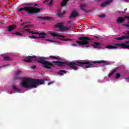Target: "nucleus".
Instances as JSON below:
<instances>
[{
  "label": "nucleus",
  "instance_id": "obj_1",
  "mask_svg": "<svg viewBox=\"0 0 129 129\" xmlns=\"http://www.w3.org/2000/svg\"><path fill=\"white\" fill-rule=\"evenodd\" d=\"M52 63H54L56 66H58V67H65V66H69L71 69L74 70L75 71H78V68L77 66L79 67H82L83 65H87L85 66V68H96V67H92L93 64V61L90 62L89 61H86L82 60H77L75 62H66V61H53Z\"/></svg>",
  "mask_w": 129,
  "mask_h": 129
},
{
  "label": "nucleus",
  "instance_id": "obj_2",
  "mask_svg": "<svg viewBox=\"0 0 129 129\" xmlns=\"http://www.w3.org/2000/svg\"><path fill=\"white\" fill-rule=\"evenodd\" d=\"M37 56L36 55L28 56L26 57V59L24 60V62H33L34 61H37L38 63H40L42 64V67L45 68L46 69H52V67L54 68L55 66L48 61L45 60L46 58L44 57H40L39 58L36 59Z\"/></svg>",
  "mask_w": 129,
  "mask_h": 129
},
{
  "label": "nucleus",
  "instance_id": "obj_3",
  "mask_svg": "<svg viewBox=\"0 0 129 129\" xmlns=\"http://www.w3.org/2000/svg\"><path fill=\"white\" fill-rule=\"evenodd\" d=\"M44 83V81H22L20 85L23 88H36L37 85H41Z\"/></svg>",
  "mask_w": 129,
  "mask_h": 129
},
{
  "label": "nucleus",
  "instance_id": "obj_4",
  "mask_svg": "<svg viewBox=\"0 0 129 129\" xmlns=\"http://www.w3.org/2000/svg\"><path fill=\"white\" fill-rule=\"evenodd\" d=\"M22 71H17L16 73V76L14 77L15 80H19V81H49L47 79H44L43 80H39L37 79H32L30 78H27V77H23L20 78L18 75L21 73Z\"/></svg>",
  "mask_w": 129,
  "mask_h": 129
},
{
  "label": "nucleus",
  "instance_id": "obj_5",
  "mask_svg": "<svg viewBox=\"0 0 129 129\" xmlns=\"http://www.w3.org/2000/svg\"><path fill=\"white\" fill-rule=\"evenodd\" d=\"M23 11H25V12H27L29 15H33V14L40 13L41 9L34 7L26 6L23 8H21L18 10V12H22Z\"/></svg>",
  "mask_w": 129,
  "mask_h": 129
},
{
  "label": "nucleus",
  "instance_id": "obj_6",
  "mask_svg": "<svg viewBox=\"0 0 129 129\" xmlns=\"http://www.w3.org/2000/svg\"><path fill=\"white\" fill-rule=\"evenodd\" d=\"M78 39L80 41H78V40L77 41L76 43H77V44H79L80 46H84L85 45H89L90 42H91V39L87 37L83 36V37H79Z\"/></svg>",
  "mask_w": 129,
  "mask_h": 129
},
{
  "label": "nucleus",
  "instance_id": "obj_7",
  "mask_svg": "<svg viewBox=\"0 0 129 129\" xmlns=\"http://www.w3.org/2000/svg\"><path fill=\"white\" fill-rule=\"evenodd\" d=\"M50 35L52 36V37H60L59 39L62 41H72V39L70 38H65V36L57 34L52 31L49 32Z\"/></svg>",
  "mask_w": 129,
  "mask_h": 129
},
{
  "label": "nucleus",
  "instance_id": "obj_8",
  "mask_svg": "<svg viewBox=\"0 0 129 129\" xmlns=\"http://www.w3.org/2000/svg\"><path fill=\"white\" fill-rule=\"evenodd\" d=\"M64 24L63 23H58L55 25L56 28H59L60 32H64L68 30V27H64Z\"/></svg>",
  "mask_w": 129,
  "mask_h": 129
},
{
  "label": "nucleus",
  "instance_id": "obj_9",
  "mask_svg": "<svg viewBox=\"0 0 129 129\" xmlns=\"http://www.w3.org/2000/svg\"><path fill=\"white\" fill-rule=\"evenodd\" d=\"M115 46L117 47H120L123 49H128L129 48V40L125 42V43H116L114 44Z\"/></svg>",
  "mask_w": 129,
  "mask_h": 129
},
{
  "label": "nucleus",
  "instance_id": "obj_10",
  "mask_svg": "<svg viewBox=\"0 0 129 129\" xmlns=\"http://www.w3.org/2000/svg\"><path fill=\"white\" fill-rule=\"evenodd\" d=\"M24 31L25 32H27V33H30V34H33V35H45V34H44V32L39 33L37 32H34L31 31V29H25Z\"/></svg>",
  "mask_w": 129,
  "mask_h": 129
},
{
  "label": "nucleus",
  "instance_id": "obj_11",
  "mask_svg": "<svg viewBox=\"0 0 129 129\" xmlns=\"http://www.w3.org/2000/svg\"><path fill=\"white\" fill-rule=\"evenodd\" d=\"M37 19L38 21H49V20H51V18L49 17H41L38 16L37 17Z\"/></svg>",
  "mask_w": 129,
  "mask_h": 129
},
{
  "label": "nucleus",
  "instance_id": "obj_12",
  "mask_svg": "<svg viewBox=\"0 0 129 129\" xmlns=\"http://www.w3.org/2000/svg\"><path fill=\"white\" fill-rule=\"evenodd\" d=\"M78 16H79V13H78L76 10H74L70 16V19H72L73 18H76V17H78Z\"/></svg>",
  "mask_w": 129,
  "mask_h": 129
},
{
  "label": "nucleus",
  "instance_id": "obj_13",
  "mask_svg": "<svg viewBox=\"0 0 129 129\" xmlns=\"http://www.w3.org/2000/svg\"><path fill=\"white\" fill-rule=\"evenodd\" d=\"M112 2H113V0H108L106 2H103L101 4V7L102 8H104V7H106V6L109 5V4L112 3Z\"/></svg>",
  "mask_w": 129,
  "mask_h": 129
},
{
  "label": "nucleus",
  "instance_id": "obj_14",
  "mask_svg": "<svg viewBox=\"0 0 129 129\" xmlns=\"http://www.w3.org/2000/svg\"><path fill=\"white\" fill-rule=\"evenodd\" d=\"M93 63L99 64L100 63H105L104 65H110V62L105 61V60H96L93 61Z\"/></svg>",
  "mask_w": 129,
  "mask_h": 129
},
{
  "label": "nucleus",
  "instance_id": "obj_15",
  "mask_svg": "<svg viewBox=\"0 0 129 129\" xmlns=\"http://www.w3.org/2000/svg\"><path fill=\"white\" fill-rule=\"evenodd\" d=\"M125 19H127V18H125V17H119L117 19V23L118 24H121V23H123V22H124V21H125Z\"/></svg>",
  "mask_w": 129,
  "mask_h": 129
},
{
  "label": "nucleus",
  "instance_id": "obj_16",
  "mask_svg": "<svg viewBox=\"0 0 129 129\" xmlns=\"http://www.w3.org/2000/svg\"><path fill=\"white\" fill-rule=\"evenodd\" d=\"M102 44L100 43H98V42H94V44H93V47L95 49H99L100 48V47H101Z\"/></svg>",
  "mask_w": 129,
  "mask_h": 129
},
{
  "label": "nucleus",
  "instance_id": "obj_17",
  "mask_svg": "<svg viewBox=\"0 0 129 129\" xmlns=\"http://www.w3.org/2000/svg\"><path fill=\"white\" fill-rule=\"evenodd\" d=\"M17 28V25L13 24L8 26V31L12 32V31H14L15 29Z\"/></svg>",
  "mask_w": 129,
  "mask_h": 129
},
{
  "label": "nucleus",
  "instance_id": "obj_18",
  "mask_svg": "<svg viewBox=\"0 0 129 129\" xmlns=\"http://www.w3.org/2000/svg\"><path fill=\"white\" fill-rule=\"evenodd\" d=\"M86 7H87V5L85 4H81L80 6L81 10H82V11H83V12H85V13H88V12L86 11V9H85Z\"/></svg>",
  "mask_w": 129,
  "mask_h": 129
},
{
  "label": "nucleus",
  "instance_id": "obj_19",
  "mask_svg": "<svg viewBox=\"0 0 129 129\" xmlns=\"http://www.w3.org/2000/svg\"><path fill=\"white\" fill-rule=\"evenodd\" d=\"M115 40H125L126 39H129V35H125L121 37H117L115 38Z\"/></svg>",
  "mask_w": 129,
  "mask_h": 129
},
{
  "label": "nucleus",
  "instance_id": "obj_20",
  "mask_svg": "<svg viewBox=\"0 0 129 129\" xmlns=\"http://www.w3.org/2000/svg\"><path fill=\"white\" fill-rule=\"evenodd\" d=\"M60 11L61 9H60L57 10V17H58V18H63V16L65 14V11H63V12L61 13V12H60Z\"/></svg>",
  "mask_w": 129,
  "mask_h": 129
},
{
  "label": "nucleus",
  "instance_id": "obj_21",
  "mask_svg": "<svg viewBox=\"0 0 129 129\" xmlns=\"http://www.w3.org/2000/svg\"><path fill=\"white\" fill-rule=\"evenodd\" d=\"M12 88L13 89V90H15V91H17V92H18V93H21V89H18L17 86H16V85L13 84L12 85Z\"/></svg>",
  "mask_w": 129,
  "mask_h": 129
},
{
  "label": "nucleus",
  "instance_id": "obj_22",
  "mask_svg": "<svg viewBox=\"0 0 129 129\" xmlns=\"http://www.w3.org/2000/svg\"><path fill=\"white\" fill-rule=\"evenodd\" d=\"M106 48L107 49H117V47L116 46H114L113 45H108L107 46H106Z\"/></svg>",
  "mask_w": 129,
  "mask_h": 129
},
{
  "label": "nucleus",
  "instance_id": "obj_23",
  "mask_svg": "<svg viewBox=\"0 0 129 129\" xmlns=\"http://www.w3.org/2000/svg\"><path fill=\"white\" fill-rule=\"evenodd\" d=\"M67 73V72L64 70H59L58 72V75H61V76H63L64 74H66Z\"/></svg>",
  "mask_w": 129,
  "mask_h": 129
},
{
  "label": "nucleus",
  "instance_id": "obj_24",
  "mask_svg": "<svg viewBox=\"0 0 129 129\" xmlns=\"http://www.w3.org/2000/svg\"><path fill=\"white\" fill-rule=\"evenodd\" d=\"M49 58H51V59H55V60H60L61 59L60 56H58L57 55L56 56L50 55Z\"/></svg>",
  "mask_w": 129,
  "mask_h": 129
},
{
  "label": "nucleus",
  "instance_id": "obj_25",
  "mask_svg": "<svg viewBox=\"0 0 129 129\" xmlns=\"http://www.w3.org/2000/svg\"><path fill=\"white\" fill-rule=\"evenodd\" d=\"M117 69H118V67L116 68L115 69H113L111 73H109L108 75V77H111V76L114 73V72H116L117 71Z\"/></svg>",
  "mask_w": 129,
  "mask_h": 129
},
{
  "label": "nucleus",
  "instance_id": "obj_26",
  "mask_svg": "<svg viewBox=\"0 0 129 129\" xmlns=\"http://www.w3.org/2000/svg\"><path fill=\"white\" fill-rule=\"evenodd\" d=\"M69 1L67 0H63L62 2H61V3L60 4V6L61 7H65V6H66V5H67V2Z\"/></svg>",
  "mask_w": 129,
  "mask_h": 129
},
{
  "label": "nucleus",
  "instance_id": "obj_27",
  "mask_svg": "<svg viewBox=\"0 0 129 129\" xmlns=\"http://www.w3.org/2000/svg\"><path fill=\"white\" fill-rule=\"evenodd\" d=\"M13 35H16V36H20V37L24 36V34H23L19 32H16L15 33H13Z\"/></svg>",
  "mask_w": 129,
  "mask_h": 129
},
{
  "label": "nucleus",
  "instance_id": "obj_28",
  "mask_svg": "<svg viewBox=\"0 0 129 129\" xmlns=\"http://www.w3.org/2000/svg\"><path fill=\"white\" fill-rule=\"evenodd\" d=\"M44 34V35H39L40 36L38 37V39H43L44 38H46V36L47 35V34H46V33H43Z\"/></svg>",
  "mask_w": 129,
  "mask_h": 129
},
{
  "label": "nucleus",
  "instance_id": "obj_29",
  "mask_svg": "<svg viewBox=\"0 0 129 129\" xmlns=\"http://www.w3.org/2000/svg\"><path fill=\"white\" fill-rule=\"evenodd\" d=\"M4 60H5V61H10V60H12L11 57H10L9 56H4Z\"/></svg>",
  "mask_w": 129,
  "mask_h": 129
},
{
  "label": "nucleus",
  "instance_id": "obj_30",
  "mask_svg": "<svg viewBox=\"0 0 129 129\" xmlns=\"http://www.w3.org/2000/svg\"><path fill=\"white\" fill-rule=\"evenodd\" d=\"M53 2H54V0H50V2L47 3L48 7H51L53 5Z\"/></svg>",
  "mask_w": 129,
  "mask_h": 129
},
{
  "label": "nucleus",
  "instance_id": "obj_31",
  "mask_svg": "<svg viewBox=\"0 0 129 129\" xmlns=\"http://www.w3.org/2000/svg\"><path fill=\"white\" fill-rule=\"evenodd\" d=\"M29 27H32V25L29 24V25H26V26H24L23 27V28H24V29H26V28H29Z\"/></svg>",
  "mask_w": 129,
  "mask_h": 129
},
{
  "label": "nucleus",
  "instance_id": "obj_32",
  "mask_svg": "<svg viewBox=\"0 0 129 129\" xmlns=\"http://www.w3.org/2000/svg\"><path fill=\"white\" fill-rule=\"evenodd\" d=\"M29 38H30V39H38V37L37 36H29Z\"/></svg>",
  "mask_w": 129,
  "mask_h": 129
},
{
  "label": "nucleus",
  "instance_id": "obj_33",
  "mask_svg": "<svg viewBox=\"0 0 129 129\" xmlns=\"http://www.w3.org/2000/svg\"><path fill=\"white\" fill-rule=\"evenodd\" d=\"M99 18H104L105 17V15L104 14H100L98 16Z\"/></svg>",
  "mask_w": 129,
  "mask_h": 129
},
{
  "label": "nucleus",
  "instance_id": "obj_34",
  "mask_svg": "<svg viewBox=\"0 0 129 129\" xmlns=\"http://www.w3.org/2000/svg\"><path fill=\"white\" fill-rule=\"evenodd\" d=\"M46 41H47V42H54L55 43H58V41H52V40H50V39H47Z\"/></svg>",
  "mask_w": 129,
  "mask_h": 129
},
{
  "label": "nucleus",
  "instance_id": "obj_35",
  "mask_svg": "<svg viewBox=\"0 0 129 129\" xmlns=\"http://www.w3.org/2000/svg\"><path fill=\"white\" fill-rule=\"evenodd\" d=\"M71 46H72V47H77V44H76V43H71Z\"/></svg>",
  "mask_w": 129,
  "mask_h": 129
},
{
  "label": "nucleus",
  "instance_id": "obj_36",
  "mask_svg": "<svg viewBox=\"0 0 129 129\" xmlns=\"http://www.w3.org/2000/svg\"><path fill=\"white\" fill-rule=\"evenodd\" d=\"M120 77V74H117L116 75V78L118 79V78H119Z\"/></svg>",
  "mask_w": 129,
  "mask_h": 129
},
{
  "label": "nucleus",
  "instance_id": "obj_37",
  "mask_svg": "<svg viewBox=\"0 0 129 129\" xmlns=\"http://www.w3.org/2000/svg\"><path fill=\"white\" fill-rule=\"evenodd\" d=\"M123 26L125 27H127V28H129V24H123Z\"/></svg>",
  "mask_w": 129,
  "mask_h": 129
},
{
  "label": "nucleus",
  "instance_id": "obj_38",
  "mask_svg": "<svg viewBox=\"0 0 129 129\" xmlns=\"http://www.w3.org/2000/svg\"><path fill=\"white\" fill-rule=\"evenodd\" d=\"M36 66H33L31 67L32 69H35L36 68Z\"/></svg>",
  "mask_w": 129,
  "mask_h": 129
},
{
  "label": "nucleus",
  "instance_id": "obj_39",
  "mask_svg": "<svg viewBox=\"0 0 129 129\" xmlns=\"http://www.w3.org/2000/svg\"><path fill=\"white\" fill-rule=\"evenodd\" d=\"M28 22H23V23L21 24V26H24V25H25V24H27Z\"/></svg>",
  "mask_w": 129,
  "mask_h": 129
},
{
  "label": "nucleus",
  "instance_id": "obj_40",
  "mask_svg": "<svg viewBox=\"0 0 129 129\" xmlns=\"http://www.w3.org/2000/svg\"><path fill=\"white\" fill-rule=\"evenodd\" d=\"M34 7H39V4H35L34 5Z\"/></svg>",
  "mask_w": 129,
  "mask_h": 129
},
{
  "label": "nucleus",
  "instance_id": "obj_41",
  "mask_svg": "<svg viewBox=\"0 0 129 129\" xmlns=\"http://www.w3.org/2000/svg\"><path fill=\"white\" fill-rule=\"evenodd\" d=\"M54 82H51L50 83H49L48 84V85H50V84H52V83H53Z\"/></svg>",
  "mask_w": 129,
  "mask_h": 129
},
{
  "label": "nucleus",
  "instance_id": "obj_42",
  "mask_svg": "<svg viewBox=\"0 0 129 129\" xmlns=\"http://www.w3.org/2000/svg\"><path fill=\"white\" fill-rule=\"evenodd\" d=\"M47 2H49V0H45V1H43V3H47Z\"/></svg>",
  "mask_w": 129,
  "mask_h": 129
},
{
  "label": "nucleus",
  "instance_id": "obj_43",
  "mask_svg": "<svg viewBox=\"0 0 129 129\" xmlns=\"http://www.w3.org/2000/svg\"><path fill=\"white\" fill-rule=\"evenodd\" d=\"M125 18H126L127 20H129V17L128 16H125Z\"/></svg>",
  "mask_w": 129,
  "mask_h": 129
},
{
  "label": "nucleus",
  "instance_id": "obj_44",
  "mask_svg": "<svg viewBox=\"0 0 129 129\" xmlns=\"http://www.w3.org/2000/svg\"><path fill=\"white\" fill-rule=\"evenodd\" d=\"M95 38H96V39H98V36H95Z\"/></svg>",
  "mask_w": 129,
  "mask_h": 129
},
{
  "label": "nucleus",
  "instance_id": "obj_45",
  "mask_svg": "<svg viewBox=\"0 0 129 129\" xmlns=\"http://www.w3.org/2000/svg\"><path fill=\"white\" fill-rule=\"evenodd\" d=\"M126 34H127V35H129V31H127Z\"/></svg>",
  "mask_w": 129,
  "mask_h": 129
},
{
  "label": "nucleus",
  "instance_id": "obj_46",
  "mask_svg": "<svg viewBox=\"0 0 129 129\" xmlns=\"http://www.w3.org/2000/svg\"><path fill=\"white\" fill-rule=\"evenodd\" d=\"M126 10H127V9H126V8L125 9H124V11L125 12V11H126Z\"/></svg>",
  "mask_w": 129,
  "mask_h": 129
},
{
  "label": "nucleus",
  "instance_id": "obj_47",
  "mask_svg": "<svg viewBox=\"0 0 129 129\" xmlns=\"http://www.w3.org/2000/svg\"><path fill=\"white\" fill-rule=\"evenodd\" d=\"M20 22H23V20L21 19V20H20Z\"/></svg>",
  "mask_w": 129,
  "mask_h": 129
},
{
  "label": "nucleus",
  "instance_id": "obj_48",
  "mask_svg": "<svg viewBox=\"0 0 129 129\" xmlns=\"http://www.w3.org/2000/svg\"><path fill=\"white\" fill-rule=\"evenodd\" d=\"M10 66V64H7V65H6L5 66Z\"/></svg>",
  "mask_w": 129,
  "mask_h": 129
},
{
  "label": "nucleus",
  "instance_id": "obj_49",
  "mask_svg": "<svg viewBox=\"0 0 129 129\" xmlns=\"http://www.w3.org/2000/svg\"><path fill=\"white\" fill-rule=\"evenodd\" d=\"M124 13H125V12H122L123 14H124Z\"/></svg>",
  "mask_w": 129,
  "mask_h": 129
},
{
  "label": "nucleus",
  "instance_id": "obj_50",
  "mask_svg": "<svg viewBox=\"0 0 129 129\" xmlns=\"http://www.w3.org/2000/svg\"><path fill=\"white\" fill-rule=\"evenodd\" d=\"M86 47H89V45H87V46H86Z\"/></svg>",
  "mask_w": 129,
  "mask_h": 129
},
{
  "label": "nucleus",
  "instance_id": "obj_51",
  "mask_svg": "<svg viewBox=\"0 0 129 129\" xmlns=\"http://www.w3.org/2000/svg\"><path fill=\"white\" fill-rule=\"evenodd\" d=\"M69 23H71V21H69Z\"/></svg>",
  "mask_w": 129,
  "mask_h": 129
},
{
  "label": "nucleus",
  "instance_id": "obj_52",
  "mask_svg": "<svg viewBox=\"0 0 129 129\" xmlns=\"http://www.w3.org/2000/svg\"><path fill=\"white\" fill-rule=\"evenodd\" d=\"M128 79H129V78H128Z\"/></svg>",
  "mask_w": 129,
  "mask_h": 129
},
{
  "label": "nucleus",
  "instance_id": "obj_53",
  "mask_svg": "<svg viewBox=\"0 0 129 129\" xmlns=\"http://www.w3.org/2000/svg\"><path fill=\"white\" fill-rule=\"evenodd\" d=\"M98 1H100V0H98Z\"/></svg>",
  "mask_w": 129,
  "mask_h": 129
},
{
  "label": "nucleus",
  "instance_id": "obj_54",
  "mask_svg": "<svg viewBox=\"0 0 129 129\" xmlns=\"http://www.w3.org/2000/svg\"><path fill=\"white\" fill-rule=\"evenodd\" d=\"M67 1H69V0H67Z\"/></svg>",
  "mask_w": 129,
  "mask_h": 129
}]
</instances>
